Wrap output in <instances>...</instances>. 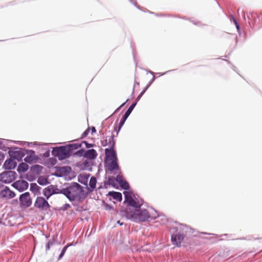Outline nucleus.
I'll return each mask as SVG.
<instances>
[{"instance_id":"f257e3e1","label":"nucleus","mask_w":262,"mask_h":262,"mask_svg":"<svg viewBox=\"0 0 262 262\" xmlns=\"http://www.w3.org/2000/svg\"><path fill=\"white\" fill-rule=\"evenodd\" d=\"M104 160L106 172L116 175V181L120 186L125 190L129 188L128 183L124 180L120 167L117 163V155L113 147L106 148Z\"/></svg>"},{"instance_id":"f03ea898","label":"nucleus","mask_w":262,"mask_h":262,"mask_svg":"<svg viewBox=\"0 0 262 262\" xmlns=\"http://www.w3.org/2000/svg\"><path fill=\"white\" fill-rule=\"evenodd\" d=\"M159 216L158 212L154 209H135L129 208V212H126V217L134 222L150 221Z\"/></svg>"},{"instance_id":"7ed1b4c3","label":"nucleus","mask_w":262,"mask_h":262,"mask_svg":"<svg viewBox=\"0 0 262 262\" xmlns=\"http://www.w3.org/2000/svg\"><path fill=\"white\" fill-rule=\"evenodd\" d=\"M61 194H63L71 202L80 200L83 194V187L79 184L73 182L68 184L66 187L61 189Z\"/></svg>"},{"instance_id":"20e7f679","label":"nucleus","mask_w":262,"mask_h":262,"mask_svg":"<svg viewBox=\"0 0 262 262\" xmlns=\"http://www.w3.org/2000/svg\"><path fill=\"white\" fill-rule=\"evenodd\" d=\"M52 154L55 157H58L59 160H62L69 158L71 153L70 152L67 145L56 147L53 148Z\"/></svg>"},{"instance_id":"39448f33","label":"nucleus","mask_w":262,"mask_h":262,"mask_svg":"<svg viewBox=\"0 0 262 262\" xmlns=\"http://www.w3.org/2000/svg\"><path fill=\"white\" fill-rule=\"evenodd\" d=\"M124 194L125 196V202L127 204L128 207L126 209V210L121 211V213L122 215L126 216V212L127 211L129 212V208L131 209V210L133 208L138 209V208L140 207V204L139 202L136 201L132 198V195L129 192L125 191L124 192Z\"/></svg>"},{"instance_id":"423d86ee","label":"nucleus","mask_w":262,"mask_h":262,"mask_svg":"<svg viewBox=\"0 0 262 262\" xmlns=\"http://www.w3.org/2000/svg\"><path fill=\"white\" fill-rule=\"evenodd\" d=\"M8 154L10 158L14 160H17L18 161L21 160L25 155V149L17 147L9 149Z\"/></svg>"},{"instance_id":"0eeeda50","label":"nucleus","mask_w":262,"mask_h":262,"mask_svg":"<svg viewBox=\"0 0 262 262\" xmlns=\"http://www.w3.org/2000/svg\"><path fill=\"white\" fill-rule=\"evenodd\" d=\"M16 172L9 170L6 171L0 174V181L5 183H10L15 179Z\"/></svg>"},{"instance_id":"6e6552de","label":"nucleus","mask_w":262,"mask_h":262,"mask_svg":"<svg viewBox=\"0 0 262 262\" xmlns=\"http://www.w3.org/2000/svg\"><path fill=\"white\" fill-rule=\"evenodd\" d=\"M60 190L57 186L51 185L43 190V194L48 200L53 194L61 193Z\"/></svg>"},{"instance_id":"1a4fd4ad","label":"nucleus","mask_w":262,"mask_h":262,"mask_svg":"<svg viewBox=\"0 0 262 262\" xmlns=\"http://www.w3.org/2000/svg\"><path fill=\"white\" fill-rule=\"evenodd\" d=\"M19 199L21 206L29 207L32 204V200L30 198V193L28 192L20 194Z\"/></svg>"},{"instance_id":"9d476101","label":"nucleus","mask_w":262,"mask_h":262,"mask_svg":"<svg viewBox=\"0 0 262 262\" xmlns=\"http://www.w3.org/2000/svg\"><path fill=\"white\" fill-rule=\"evenodd\" d=\"M12 186L19 192H23L28 188L29 183L25 180H17L12 184Z\"/></svg>"},{"instance_id":"9b49d317","label":"nucleus","mask_w":262,"mask_h":262,"mask_svg":"<svg viewBox=\"0 0 262 262\" xmlns=\"http://www.w3.org/2000/svg\"><path fill=\"white\" fill-rule=\"evenodd\" d=\"M34 206L39 209L49 208L50 207L49 203L43 197L37 196L34 203Z\"/></svg>"},{"instance_id":"f8f14e48","label":"nucleus","mask_w":262,"mask_h":262,"mask_svg":"<svg viewBox=\"0 0 262 262\" xmlns=\"http://www.w3.org/2000/svg\"><path fill=\"white\" fill-rule=\"evenodd\" d=\"M185 236V235L183 233L172 234L171 237L172 244L177 247H180Z\"/></svg>"},{"instance_id":"ddd939ff","label":"nucleus","mask_w":262,"mask_h":262,"mask_svg":"<svg viewBox=\"0 0 262 262\" xmlns=\"http://www.w3.org/2000/svg\"><path fill=\"white\" fill-rule=\"evenodd\" d=\"M15 196V192L11 190L7 186L5 187L3 190L0 191V197L1 198L12 199Z\"/></svg>"},{"instance_id":"4468645a","label":"nucleus","mask_w":262,"mask_h":262,"mask_svg":"<svg viewBox=\"0 0 262 262\" xmlns=\"http://www.w3.org/2000/svg\"><path fill=\"white\" fill-rule=\"evenodd\" d=\"M135 105H136V103L132 104L129 106V107L128 108L127 111L125 112V114L124 115V116H123L122 119L120 121L118 131H119L121 129L122 126L123 125V124H124L125 121H126V119L129 116L130 114L132 113V112L134 108L135 107Z\"/></svg>"},{"instance_id":"2eb2a0df","label":"nucleus","mask_w":262,"mask_h":262,"mask_svg":"<svg viewBox=\"0 0 262 262\" xmlns=\"http://www.w3.org/2000/svg\"><path fill=\"white\" fill-rule=\"evenodd\" d=\"M17 166L16 162L12 158H10L9 159H7L3 165V167L5 169L11 170L14 169Z\"/></svg>"},{"instance_id":"dca6fc26","label":"nucleus","mask_w":262,"mask_h":262,"mask_svg":"<svg viewBox=\"0 0 262 262\" xmlns=\"http://www.w3.org/2000/svg\"><path fill=\"white\" fill-rule=\"evenodd\" d=\"M97 156L96 151L94 149H91L85 150L84 157L90 160L94 159Z\"/></svg>"},{"instance_id":"f3484780","label":"nucleus","mask_w":262,"mask_h":262,"mask_svg":"<svg viewBox=\"0 0 262 262\" xmlns=\"http://www.w3.org/2000/svg\"><path fill=\"white\" fill-rule=\"evenodd\" d=\"M41 187L38 186L36 183H33L30 184V191L35 195H38L40 194V190Z\"/></svg>"},{"instance_id":"a211bd4d","label":"nucleus","mask_w":262,"mask_h":262,"mask_svg":"<svg viewBox=\"0 0 262 262\" xmlns=\"http://www.w3.org/2000/svg\"><path fill=\"white\" fill-rule=\"evenodd\" d=\"M107 185H111L113 187L117 188V183L116 181V178L114 177H111L108 178V181L104 183V187L105 188H107Z\"/></svg>"},{"instance_id":"6ab92c4d","label":"nucleus","mask_w":262,"mask_h":262,"mask_svg":"<svg viewBox=\"0 0 262 262\" xmlns=\"http://www.w3.org/2000/svg\"><path fill=\"white\" fill-rule=\"evenodd\" d=\"M107 195L112 196L117 201L120 202L122 200V194L119 192L110 191Z\"/></svg>"},{"instance_id":"aec40b11","label":"nucleus","mask_w":262,"mask_h":262,"mask_svg":"<svg viewBox=\"0 0 262 262\" xmlns=\"http://www.w3.org/2000/svg\"><path fill=\"white\" fill-rule=\"evenodd\" d=\"M68 149H69L70 152L72 154V152L78 149L79 147H81V143H75L72 144H70L67 145Z\"/></svg>"},{"instance_id":"412c9836","label":"nucleus","mask_w":262,"mask_h":262,"mask_svg":"<svg viewBox=\"0 0 262 262\" xmlns=\"http://www.w3.org/2000/svg\"><path fill=\"white\" fill-rule=\"evenodd\" d=\"M29 169V166L25 163L22 162L18 165L17 171L18 172H25Z\"/></svg>"},{"instance_id":"4be33fe9","label":"nucleus","mask_w":262,"mask_h":262,"mask_svg":"<svg viewBox=\"0 0 262 262\" xmlns=\"http://www.w3.org/2000/svg\"><path fill=\"white\" fill-rule=\"evenodd\" d=\"M37 183L41 186H45L49 184V182L47 178L43 177H39L37 180Z\"/></svg>"},{"instance_id":"5701e85b","label":"nucleus","mask_w":262,"mask_h":262,"mask_svg":"<svg viewBox=\"0 0 262 262\" xmlns=\"http://www.w3.org/2000/svg\"><path fill=\"white\" fill-rule=\"evenodd\" d=\"M89 176L87 175H80L78 177V181L84 185H86L88 180H89Z\"/></svg>"},{"instance_id":"b1692460","label":"nucleus","mask_w":262,"mask_h":262,"mask_svg":"<svg viewBox=\"0 0 262 262\" xmlns=\"http://www.w3.org/2000/svg\"><path fill=\"white\" fill-rule=\"evenodd\" d=\"M81 168L82 169L88 170H91L92 168H91V162L89 161L88 160L85 161L81 164Z\"/></svg>"},{"instance_id":"393cba45","label":"nucleus","mask_w":262,"mask_h":262,"mask_svg":"<svg viewBox=\"0 0 262 262\" xmlns=\"http://www.w3.org/2000/svg\"><path fill=\"white\" fill-rule=\"evenodd\" d=\"M96 178L93 177H91L89 182V186L90 188L92 189V190L96 187Z\"/></svg>"},{"instance_id":"a878e982","label":"nucleus","mask_w":262,"mask_h":262,"mask_svg":"<svg viewBox=\"0 0 262 262\" xmlns=\"http://www.w3.org/2000/svg\"><path fill=\"white\" fill-rule=\"evenodd\" d=\"M7 141H2L1 139H0V149L4 150V151H7L8 149H10L8 147L7 145Z\"/></svg>"},{"instance_id":"bb28decb","label":"nucleus","mask_w":262,"mask_h":262,"mask_svg":"<svg viewBox=\"0 0 262 262\" xmlns=\"http://www.w3.org/2000/svg\"><path fill=\"white\" fill-rule=\"evenodd\" d=\"M37 159V157L33 156H27L25 158L24 161L28 163H32L35 160Z\"/></svg>"},{"instance_id":"cd10ccee","label":"nucleus","mask_w":262,"mask_h":262,"mask_svg":"<svg viewBox=\"0 0 262 262\" xmlns=\"http://www.w3.org/2000/svg\"><path fill=\"white\" fill-rule=\"evenodd\" d=\"M85 154V149L84 148L80 149L79 150L76 151L73 154L74 156H78V157H84Z\"/></svg>"},{"instance_id":"c85d7f7f","label":"nucleus","mask_w":262,"mask_h":262,"mask_svg":"<svg viewBox=\"0 0 262 262\" xmlns=\"http://www.w3.org/2000/svg\"><path fill=\"white\" fill-rule=\"evenodd\" d=\"M70 245H68L66 246H64L63 249H62L59 255V257H58V259H61L64 255L66 250H67V248L70 246Z\"/></svg>"},{"instance_id":"c756f323","label":"nucleus","mask_w":262,"mask_h":262,"mask_svg":"<svg viewBox=\"0 0 262 262\" xmlns=\"http://www.w3.org/2000/svg\"><path fill=\"white\" fill-rule=\"evenodd\" d=\"M25 155L27 154L28 156H35V151L31 149H25Z\"/></svg>"},{"instance_id":"7c9ffc66","label":"nucleus","mask_w":262,"mask_h":262,"mask_svg":"<svg viewBox=\"0 0 262 262\" xmlns=\"http://www.w3.org/2000/svg\"><path fill=\"white\" fill-rule=\"evenodd\" d=\"M54 240L49 241L46 245V250L48 251L50 249V246L53 245Z\"/></svg>"},{"instance_id":"2f4dec72","label":"nucleus","mask_w":262,"mask_h":262,"mask_svg":"<svg viewBox=\"0 0 262 262\" xmlns=\"http://www.w3.org/2000/svg\"><path fill=\"white\" fill-rule=\"evenodd\" d=\"M90 129L88 128L86 129L81 135V138H84L86 137L90 133Z\"/></svg>"},{"instance_id":"473e14b6","label":"nucleus","mask_w":262,"mask_h":262,"mask_svg":"<svg viewBox=\"0 0 262 262\" xmlns=\"http://www.w3.org/2000/svg\"><path fill=\"white\" fill-rule=\"evenodd\" d=\"M81 145L82 144V143L84 144L85 145V147L88 148H91V147L93 146V145L92 144L89 143L88 142L85 141H82L81 142Z\"/></svg>"},{"instance_id":"72a5a7b5","label":"nucleus","mask_w":262,"mask_h":262,"mask_svg":"<svg viewBox=\"0 0 262 262\" xmlns=\"http://www.w3.org/2000/svg\"><path fill=\"white\" fill-rule=\"evenodd\" d=\"M71 207V205L69 204H65L63 205L62 207V209L63 210H67L68 209H69V208Z\"/></svg>"},{"instance_id":"f704fd0d","label":"nucleus","mask_w":262,"mask_h":262,"mask_svg":"<svg viewBox=\"0 0 262 262\" xmlns=\"http://www.w3.org/2000/svg\"><path fill=\"white\" fill-rule=\"evenodd\" d=\"M43 156L46 158H48L50 156V151L47 150L45 152L43 153Z\"/></svg>"},{"instance_id":"c9c22d12","label":"nucleus","mask_w":262,"mask_h":262,"mask_svg":"<svg viewBox=\"0 0 262 262\" xmlns=\"http://www.w3.org/2000/svg\"><path fill=\"white\" fill-rule=\"evenodd\" d=\"M233 21H234V23H235V24L236 25V28L237 29V30H239V27L237 23L236 22V20L235 19H233Z\"/></svg>"},{"instance_id":"e433bc0d","label":"nucleus","mask_w":262,"mask_h":262,"mask_svg":"<svg viewBox=\"0 0 262 262\" xmlns=\"http://www.w3.org/2000/svg\"><path fill=\"white\" fill-rule=\"evenodd\" d=\"M104 206H105V209L106 210H110L112 208V207L107 204L105 205Z\"/></svg>"},{"instance_id":"4c0bfd02","label":"nucleus","mask_w":262,"mask_h":262,"mask_svg":"<svg viewBox=\"0 0 262 262\" xmlns=\"http://www.w3.org/2000/svg\"><path fill=\"white\" fill-rule=\"evenodd\" d=\"M91 130L92 133H95L96 132V129L95 127H92Z\"/></svg>"},{"instance_id":"58836bf2","label":"nucleus","mask_w":262,"mask_h":262,"mask_svg":"<svg viewBox=\"0 0 262 262\" xmlns=\"http://www.w3.org/2000/svg\"><path fill=\"white\" fill-rule=\"evenodd\" d=\"M106 142H107V140H105V143H104V141H102L101 143H102V145L105 146L106 145Z\"/></svg>"},{"instance_id":"ea45409f","label":"nucleus","mask_w":262,"mask_h":262,"mask_svg":"<svg viewBox=\"0 0 262 262\" xmlns=\"http://www.w3.org/2000/svg\"><path fill=\"white\" fill-rule=\"evenodd\" d=\"M125 102H124V103H122V104L120 105V106L118 108V109H119L120 108H121V107H122V106L125 104Z\"/></svg>"},{"instance_id":"a19ab883","label":"nucleus","mask_w":262,"mask_h":262,"mask_svg":"<svg viewBox=\"0 0 262 262\" xmlns=\"http://www.w3.org/2000/svg\"><path fill=\"white\" fill-rule=\"evenodd\" d=\"M117 223H118L119 224H120V225H123V223H120V222L119 221H118L117 222Z\"/></svg>"},{"instance_id":"79ce46f5","label":"nucleus","mask_w":262,"mask_h":262,"mask_svg":"<svg viewBox=\"0 0 262 262\" xmlns=\"http://www.w3.org/2000/svg\"><path fill=\"white\" fill-rule=\"evenodd\" d=\"M67 168H68L69 169H71V168L70 167H63L62 169H66Z\"/></svg>"},{"instance_id":"37998d69","label":"nucleus","mask_w":262,"mask_h":262,"mask_svg":"<svg viewBox=\"0 0 262 262\" xmlns=\"http://www.w3.org/2000/svg\"><path fill=\"white\" fill-rule=\"evenodd\" d=\"M27 143L28 145H29L30 144H32V143H29V142H27Z\"/></svg>"},{"instance_id":"c03bdc74","label":"nucleus","mask_w":262,"mask_h":262,"mask_svg":"<svg viewBox=\"0 0 262 262\" xmlns=\"http://www.w3.org/2000/svg\"><path fill=\"white\" fill-rule=\"evenodd\" d=\"M142 93H141L140 94V95H139L138 98H139V97L141 96V95H142Z\"/></svg>"},{"instance_id":"a18cd8bd","label":"nucleus","mask_w":262,"mask_h":262,"mask_svg":"<svg viewBox=\"0 0 262 262\" xmlns=\"http://www.w3.org/2000/svg\"><path fill=\"white\" fill-rule=\"evenodd\" d=\"M111 138L110 137V138H109V141H110V142H111Z\"/></svg>"},{"instance_id":"49530a36","label":"nucleus","mask_w":262,"mask_h":262,"mask_svg":"<svg viewBox=\"0 0 262 262\" xmlns=\"http://www.w3.org/2000/svg\"><path fill=\"white\" fill-rule=\"evenodd\" d=\"M102 187L101 186H99V188L100 189V188H102Z\"/></svg>"}]
</instances>
